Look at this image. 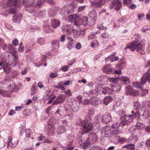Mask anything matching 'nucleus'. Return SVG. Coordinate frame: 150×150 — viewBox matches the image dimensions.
I'll return each mask as SVG.
<instances>
[{
  "label": "nucleus",
  "mask_w": 150,
  "mask_h": 150,
  "mask_svg": "<svg viewBox=\"0 0 150 150\" xmlns=\"http://www.w3.org/2000/svg\"><path fill=\"white\" fill-rule=\"evenodd\" d=\"M120 125V123H116L112 125L111 128L108 126L104 127L105 136L106 137H108L112 134L117 135L121 133L122 132V130L119 129Z\"/></svg>",
  "instance_id": "obj_1"
},
{
  "label": "nucleus",
  "mask_w": 150,
  "mask_h": 150,
  "mask_svg": "<svg viewBox=\"0 0 150 150\" xmlns=\"http://www.w3.org/2000/svg\"><path fill=\"white\" fill-rule=\"evenodd\" d=\"M118 113V115L121 116L120 123L123 126L129 124L131 122L133 121L134 118L137 117V116L136 115V112L134 115H130L128 116H126L125 115L122 110H119Z\"/></svg>",
  "instance_id": "obj_2"
},
{
  "label": "nucleus",
  "mask_w": 150,
  "mask_h": 150,
  "mask_svg": "<svg viewBox=\"0 0 150 150\" xmlns=\"http://www.w3.org/2000/svg\"><path fill=\"white\" fill-rule=\"evenodd\" d=\"M129 48L131 51H133L136 50L139 53L141 54H144L145 52L144 47L140 43L138 42L137 41H133L131 44L130 46H127L125 48V49Z\"/></svg>",
  "instance_id": "obj_3"
},
{
  "label": "nucleus",
  "mask_w": 150,
  "mask_h": 150,
  "mask_svg": "<svg viewBox=\"0 0 150 150\" xmlns=\"http://www.w3.org/2000/svg\"><path fill=\"white\" fill-rule=\"evenodd\" d=\"M150 73V70L144 74L141 78V83L139 82H135L132 83L133 86L138 88H141L142 86L144 85L146 81L150 82V75L149 73Z\"/></svg>",
  "instance_id": "obj_4"
},
{
  "label": "nucleus",
  "mask_w": 150,
  "mask_h": 150,
  "mask_svg": "<svg viewBox=\"0 0 150 150\" xmlns=\"http://www.w3.org/2000/svg\"><path fill=\"white\" fill-rule=\"evenodd\" d=\"M3 3H4V5L6 6V7H8L11 6H15V7L12 6L10 10L11 12L15 13L16 10H17L16 7L18 6V4H19L16 0H4Z\"/></svg>",
  "instance_id": "obj_5"
},
{
  "label": "nucleus",
  "mask_w": 150,
  "mask_h": 150,
  "mask_svg": "<svg viewBox=\"0 0 150 150\" xmlns=\"http://www.w3.org/2000/svg\"><path fill=\"white\" fill-rule=\"evenodd\" d=\"M76 8V6L73 5L65 6L61 9L60 13L62 15L69 14L73 12L74 9Z\"/></svg>",
  "instance_id": "obj_6"
},
{
  "label": "nucleus",
  "mask_w": 150,
  "mask_h": 150,
  "mask_svg": "<svg viewBox=\"0 0 150 150\" xmlns=\"http://www.w3.org/2000/svg\"><path fill=\"white\" fill-rule=\"evenodd\" d=\"M79 18V16L76 14L73 15L69 16V19L70 21V22L71 23L74 22V24L72 27V30H74V29L77 30H80V28L77 23Z\"/></svg>",
  "instance_id": "obj_7"
},
{
  "label": "nucleus",
  "mask_w": 150,
  "mask_h": 150,
  "mask_svg": "<svg viewBox=\"0 0 150 150\" xmlns=\"http://www.w3.org/2000/svg\"><path fill=\"white\" fill-rule=\"evenodd\" d=\"M83 127L82 134L84 133H88L92 129V124L89 122L87 120H84L82 122Z\"/></svg>",
  "instance_id": "obj_8"
},
{
  "label": "nucleus",
  "mask_w": 150,
  "mask_h": 150,
  "mask_svg": "<svg viewBox=\"0 0 150 150\" xmlns=\"http://www.w3.org/2000/svg\"><path fill=\"white\" fill-rule=\"evenodd\" d=\"M136 115L137 117L142 116L144 119H146L149 117V113L148 111L146 110L144 108H142L139 111L136 112Z\"/></svg>",
  "instance_id": "obj_9"
},
{
  "label": "nucleus",
  "mask_w": 150,
  "mask_h": 150,
  "mask_svg": "<svg viewBox=\"0 0 150 150\" xmlns=\"http://www.w3.org/2000/svg\"><path fill=\"white\" fill-rule=\"evenodd\" d=\"M89 21V25H93L95 24V21L97 18V14L95 10L91 11L88 15Z\"/></svg>",
  "instance_id": "obj_10"
},
{
  "label": "nucleus",
  "mask_w": 150,
  "mask_h": 150,
  "mask_svg": "<svg viewBox=\"0 0 150 150\" xmlns=\"http://www.w3.org/2000/svg\"><path fill=\"white\" fill-rule=\"evenodd\" d=\"M50 121L48 122V126L46 127L45 130L49 135H52L55 132V129L53 125L50 124Z\"/></svg>",
  "instance_id": "obj_11"
},
{
  "label": "nucleus",
  "mask_w": 150,
  "mask_h": 150,
  "mask_svg": "<svg viewBox=\"0 0 150 150\" xmlns=\"http://www.w3.org/2000/svg\"><path fill=\"white\" fill-rule=\"evenodd\" d=\"M114 7H115V10H119L122 7L121 1L119 0H114L112 2L110 8L111 9H112Z\"/></svg>",
  "instance_id": "obj_12"
},
{
  "label": "nucleus",
  "mask_w": 150,
  "mask_h": 150,
  "mask_svg": "<svg viewBox=\"0 0 150 150\" xmlns=\"http://www.w3.org/2000/svg\"><path fill=\"white\" fill-rule=\"evenodd\" d=\"M12 138L11 136H9L8 137V141L7 142V148L8 149H10L11 148H13L15 147L18 143V140L16 139L15 141V143H13L11 142Z\"/></svg>",
  "instance_id": "obj_13"
},
{
  "label": "nucleus",
  "mask_w": 150,
  "mask_h": 150,
  "mask_svg": "<svg viewBox=\"0 0 150 150\" xmlns=\"http://www.w3.org/2000/svg\"><path fill=\"white\" fill-rule=\"evenodd\" d=\"M66 96L64 94L59 95L56 98L53 104L57 105L63 102L65 100Z\"/></svg>",
  "instance_id": "obj_14"
},
{
  "label": "nucleus",
  "mask_w": 150,
  "mask_h": 150,
  "mask_svg": "<svg viewBox=\"0 0 150 150\" xmlns=\"http://www.w3.org/2000/svg\"><path fill=\"white\" fill-rule=\"evenodd\" d=\"M89 137L87 139L90 142L91 144H94L97 140L98 138L97 134L96 133H91L89 135Z\"/></svg>",
  "instance_id": "obj_15"
},
{
  "label": "nucleus",
  "mask_w": 150,
  "mask_h": 150,
  "mask_svg": "<svg viewBox=\"0 0 150 150\" xmlns=\"http://www.w3.org/2000/svg\"><path fill=\"white\" fill-rule=\"evenodd\" d=\"M43 5V2L42 1H40L35 2L33 8H32L33 11L37 12L40 9Z\"/></svg>",
  "instance_id": "obj_16"
},
{
  "label": "nucleus",
  "mask_w": 150,
  "mask_h": 150,
  "mask_svg": "<svg viewBox=\"0 0 150 150\" xmlns=\"http://www.w3.org/2000/svg\"><path fill=\"white\" fill-rule=\"evenodd\" d=\"M118 77L119 79L120 80L122 84L125 85H128L130 83L129 79L127 77L123 76Z\"/></svg>",
  "instance_id": "obj_17"
},
{
  "label": "nucleus",
  "mask_w": 150,
  "mask_h": 150,
  "mask_svg": "<svg viewBox=\"0 0 150 150\" xmlns=\"http://www.w3.org/2000/svg\"><path fill=\"white\" fill-rule=\"evenodd\" d=\"M69 42L66 45L67 47L69 50H70L74 47V41L73 39L70 37H67Z\"/></svg>",
  "instance_id": "obj_18"
},
{
  "label": "nucleus",
  "mask_w": 150,
  "mask_h": 150,
  "mask_svg": "<svg viewBox=\"0 0 150 150\" xmlns=\"http://www.w3.org/2000/svg\"><path fill=\"white\" fill-rule=\"evenodd\" d=\"M11 64H7L5 62H1L0 63V66L3 68L5 72H8L10 70L9 67Z\"/></svg>",
  "instance_id": "obj_19"
},
{
  "label": "nucleus",
  "mask_w": 150,
  "mask_h": 150,
  "mask_svg": "<svg viewBox=\"0 0 150 150\" xmlns=\"http://www.w3.org/2000/svg\"><path fill=\"white\" fill-rule=\"evenodd\" d=\"M125 89V93L127 95L134 96L135 94V91L131 86H128Z\"/></svg>",
  "instance_id": "obj_20"
},
{
  "label": "nucleus",
  "mask_w": 150,
  "mask_h": 150,
  "mask_svg": "<svg viewBox=\"0 0 150 150\" xmlns=\"http://www.w3.org/2000/svg\"><path fill=\"white\" fill-rule=\"evenodd\" d=\"M91 103L92 105H96L100 102V100L98 98L94 97L90 98Z\"/></svg>",
  "instance_id": "obj_21"
},
{
  "label": "nucleus",
  "mask_w": 150,
  "mask_h": 150,
  "mask_svg": "<svg viewBox=\"0 0 150 150\" xmlns=\"http://www.w3.org/2000/svg\"><path fill=\"white\" fill-rule=\"evenodd\" d=\"M135 145L133 144H129L123 146L122 147V150H124L125 149L127 150H135Z\"/></svg>",
  "instance_id": "obj_22"
},
{
  "label": "nucleus",
  "mask_w": 150,
  "mask_h": 150,
  "mask_svg": "<svg viewBox=\"0 0 150 150\" xmlns=\"http://www.w3.org/2000/svg\"><path fill=\"white\" fill-rule=\"evenodd\" d=\"M35 0H23V5L27 7H29L32 6L34 3Z\"/></svg>",
  "instance_id": "obj_23"
},
{
  "label": "nucleus",
  "mask_w": 150,
  "mask_h": 150,
  "mask_svg": "<svg viewBox=\"0 0 150 150\" xmlns=\"http://www.w3.org/2000/svg\"><path fill=\"white\" fill-rule=\"evenodd\" d=\"M62 28L64 33L69 34L71 32V27L69 25H63Z\"/></svg>",
  "instance_id": "obj_24"
},
{
  "label": "nucleus",
  "mask_w": 150,
  "mask_h": 150,
  "mask_svg": "<svg viewBox=\"0 0 150 150\" xmlns=\"http://www.w3.org/2000/svg\"><path fill=\"white\" fill-rule=\"evenodd\" d=\"M22 18V15L19 13L16 14L13 16V21L14 23H19Z\"/></svg>",
  "instance_id": "obj_25"
},
{
  "label": "nucleus",
  "mask_w": 150,
  "mask_h": 150,
  "mask_svg": "<svg viewBox=\"0 0 150 150\" xmlns=\"http://www.w3.org/2000/svg\"><path fill=\"white\" fill-rule=\"evenodd\" d=\"M137 140V137L132 136L127 139V143H135Z\"/></svg>",
  "instance_id": "obj_26"
},
{
  "label": "nucleus",
  "mask_w": 150,
  "mask_h": 150,
  "mask_svg": "<svg viewBox=\"0 0 150 150\" xmlns=\"http://www.w3.org/2000/svg\"><path fill=\"white\" fill-rule=\"evenodd\" d=\"M103 0H90L91 2L93 4L98 7H100L102 6Z\"/></svg>",
  "instance_id": "obj_27"
},
{
  "label": "nucleus",
  "mask_w": 150,
  "mask_h": 150,
  "mask_svg": "<svg viewBox=\"0 0 150 150\" xmlns=\"http://www.w3.org/2000/svg\"><path fill=\"white\" fill-rule=\"evenodd\" d=\"M52 26L53 28H55L59 26L60 22L59 21L56 19L51 20Z\"/></svg>",
  "instance_id": "obj_28"
},
{
  "label": "nucleus",
  "mask_w": 150,
  "mask_h": 150,
  "mask_svg": "<svg viewBox=\"0 0 150 150\" xmlns=\"http://www.w3.org/2000/svg\"><path fill=\"white\" fill-rule=\"evenodd\" d=\"M91 144H92L87 139L86 140V142L82 144L81 145V146L84 150H85L88 149Z\"/></svg>",
  "instance_id": "obj_29"
},
{
  "label": "nucleus",
  "mask_w": 150,
  "mask_h": 150,
  "mask_svg": "<svg viewBox=\"0 0 150 150\" xmlns=\"http://www.w3.org/2000/svg\"><path fill=\"white\" fill-rule=\"evenodd\" d=\"M112 70V69L111 68L110 64H108L104 67V72L106 74H109L111 72Z\"/></svg>",
  "instance_id": "obj_30"
},
{
  "label": "nucleus",
  "mask_w": 150,
  "mask_h": 150,
  "mask_svg": "<svg viewBox=\"0 0 150 150\" xmlns=\"http://www.w3.org/2000/svg\"><path fill=\"white\" fill-rule=\"evenodd\" d=\"M111 120V117L109 113L106 112L104 117V122L106 123L109 122Z\"/></svg>",
  "instance_id": "obj_31"
},
{
  "label": "nucleus",
  "mask_w": 150,
  "mask_h": 150,
  "mask_svg": "<svg viewBox=\"0 0 150 150\" xmlns=\"http://www.w3.org/2000/svg\"><path fill=\"white\" fill-rule=\"evenodd\" d=\"M112 88L113 91L117 92L120 89L121 87L119 83H116L112 86Z\"/></svg>",
  "instance_id": "obj_32"
},
{
  "label": "nucleus",
  "mask_w": 150,
  "mask_h": 150,
  "mask_svg": "<svg viewBox=\"0 0 150 150\" xmlns=\"http://www.w3.org/2000/svg\"><path fill=\"white\" fill-rule=\"evenodd\" d=\"M133 107L134 109L138 110L137 111H139L140 109H142V108H143L140 106V105L138 102H136L134 103Z\"/></svg>",
  "instance_id": "obj_33"
},
{
  "label": "nucleus",
  "mask_w": 150,
  "mask_h": 150,
  "mask_svg": "<svg viewBox=\"0 0 150 150\" xmlns=\"http://www.w3.org/2000/svg\"><path fill=\"white\" fill-rule=\"evenodd\" d=\"M52 45L54 48H57L59 47V43L58 40H55L52 42Z\"/></svg>",
  "instance_id": "obj_34"
},
{
  "label": "nucleus",
  "mask_w": 150,
  "mask_h": 150,
  "mask_svg": "<svg viewBox=\"0 0 150 150\" xmlns=\"http://www.w3.org/2000/svg\"><path fill=\"white\" fill-rule=\"evenodd\" d=\"M66 131V129L64 126H60L58 127L57 129V132L59 134H62Z\"/></svg>",
  "instance_id": "obj_35"
},
{
  "label": "nucleus",
  "mask_w": 150,
  "mask_h": 150,
  "mask_svg": "<svg viewBox=\"0 0 150 150\" xmlns=\"http://www.w3.org/2000/svg\"><path fill=\"white\" fill-rule=\"evenodd\" d=\"M112 100V98L111 97L109 96L106 97L104 99V104L107 105Z\"/></svg>",
  "instance_id": "obj_36"
},
{
  "label": "nucleus",
  "mask_w": 150,
  "mask_h": 150,
  "mask_svg": "<svg viewBox=\"0 0 150 150\" xmlns=\"http://www.w3.org/2000/svg\"><path fill=\"white\" fill-rule=\"evenodd\" d=\"M136 126L138 128L140 129H144L145 126L144 123L140 122H137Z\"/></svg>",
  "instance_id": "obj_37"
},
{
  "label": "nucleus",
  "mask_w": 150,
  "mask_h": 150,
  "mask_svg": "<svg viewBox=\"0 0 150 150\" xmlns=\"http://www.w3.org/2000/svg\"><path fill=\"white\" fill-rule=\"evenodd\" d=\"M73 32V34L74 37L75 38H77L80 35L81 32L80 30H77L74 29V30H72Z\"/></svg>",
  "instance_id": "obj_38"
},
{
  "label": "nucleus",
  "mask_w": 150,
  "mask_h": 150,
  "mask_svg": "<svg viewBox=\"0 0 150 150\" xmlns=\"http://www.w3.org/2000/svg\"><path fill=\"white\" fill-rule=\"evenodd\" d=\"M88 18L86 17H83L81 20V24L84 26L89 25V22H88Z\"/></svg>",
  "instance_id": "obj_39"
},
{
  "label": "nucleus",
  "mask_w": 150,
  "mask_h": 150,
  "mask_svg": "<svg viewBox=\"0 0 150 150\" xmlns=\"http://www.w3.org/2000/svg\"><path fill=\"white\" fill-rule=\"evenodd\" d=\"M16 88L15 86H11V85H9L7 88H6L5 90L6 92H13V89Z\"/></svg>",
  "instance_id": "obj_40"
},
{
  "label": "nucleus",
  "mask_w": 150,
  "mask_h": 150,
  "mask_svg": "<svg viewBox=\"0 0 150 150\" xmlns=\"http://www.w3.org/2000/svg\"><path fill=\"white\" fill-rule=\"evenodd\" d=\"M91 46L93 48H96L98 45V42L96 40H93L91 42Z\"/></svg>",
  "instance_id": "obj_41"
},
{
  "label": "nucleus",
  "mask_w": 150,
  "mask_h": 150,
  "mask_svg": "<svg viewBox=\"0 0 150 150\" xmlns=\"http://www.w3.org/2000/svg\"><path fill=\"white\" fill-rule=\"evenodd\" d=\"M127 139L125 137H121L119 140L118 143L120 144H124L125 143H127Z\"/></svg>",
  "instance_id": "obj_42"
},
{
  "label": "nucleus",
  "mask_w": 150,
  "mask_h": 150,
  "mask_svg": "<svg viewBox=\"0 0 150 150\" xmlns=\"http://www.w3.org/2000/svg\"><path fill=\"white\" fill-rule=\"evenodd\" d=\"M50 29V25L48 24H46L43 25V30L44 31L46 32H48Z\"/></svg>",
  "instance_id": "obj_43"
},
{
  "label": "nucleus",
  "mask_w": 150,
  "mask_h": 150,
  "mask_svg": "<svg viewBox=\"0 0 150 150\" xmlns=\"http://www.w3.org/2000/svg\"><path fill=\"white\" fill-rule=\"evenodd\" d=\"M45 40L43 38H38V42L40 45H43L45 43Z\"/></svg>",
  "instance_id": "obj_44"
},
{
  "label": "nucleus",
  "mask_w": 150,
  "mask_h": 150,
  "mask_svg": "<svg viewBox=\"0 0 150 150\" xmlns=\"http://www.w3.org/2000/svg\"><path fill=\"white\" fill-rule=\"evenodd\" d=\"M119 76H117V77L116 78H108V80L111 82H112L113 83H116L117 81V79L118 78Z\"/></svg>",
  "instance_id": "obj_45"
},
{
  "label": "nucleus",
  "mask_w": 150,
  "mask_h": 150,
  "mask_svg": "<svg viewBox=\"0 0 150 150\" xmlns=\"http://www.w3.org/2000/svg\"><path fill=\"white\" fill-rule=\"evenodd\" d=\"M112 92V90L110 88L108 87H105L104 88V94L106 93H111Z\"/></svg>",
  "instance_id": "obj_46"
},
{
  "label": "nucleus",
  "mask_w": 150,
  "mask_h": 150,
  "mask_svg": "<svg viewBox=\"0 0 150 150\" xmlns=\"http://www.w3.org/2000/svg\"><path fill=\"white\" fill-rule=\"evenodd\" d=\"M116 54V53L114 52L113 54H112L110 56V62H114V56Z\"/></svg>",
  "instance_id": "obj_47"
},
{
  "label": "nucleus",
  "mask_w": 150,
  "mask_h": 150,
  "mask_svg": "<svg viewBox=\"0 0 150 150\" xmlns=\"http://www.w3.org/2000/svg\"><path fill=\"white\" fill-rule=\"evenodd\" d=\"M18 60V57L16 55L14 56L13 61L12 62V65L14 67L17 64V61Z\"/></svg>",
  "instance_id": "obj_48"
},
{
  "label": "nucleus",
  "mask_w": 150,
  "mask_h": 150,
  "mask_svg": "<svg viewBox=\"0 0 150 150\" xmlns=\"http://www.w3.org/2000/svg\"><path fill=\"white\" fill-rule=\"evenodd\" d=\"M114 142L115 144H117L118 143L120 137L117 135H115L114 136Z\"/></svg>",
  "instance_id": "obj_49"
},
{
  "label": "nucleus",
  "mask_w": 150,
  "mask_h": 150,
  "mask_svg": "<svg viewBox=\"0 0 150 150\" xmlns=\"http://www.w3.org/2000/svg\"><path fill=\"white\" fill-rule=\"evenodd\" d=\"M22 45V43L20 42L19 45V47L18 49V51L20 52H22L23 51L24 47Z\"/></svg>",
  "instance_id": "obj_50"
},
{
  "label": "nucleus",
  "mask_w": 150,
  "mask_h": 150,
  "mask_svg": "<svg viewBox=\"0 0 150 150\" xmlns=\"http://www.w3.org/2000/svg\"><path fill=\"white\" fill-rule=\"evenodd\" d=\"M121 102L120 100H118L117 101H115V104H114L113 105L115 107H117L120 106L121 104Z\"/></svg>",
  "instance_id": "obj_51"
},
{
  "label": "nucleus",
  "mask_w": 150,
  "mask_h": 150,
  "mask_svg": "<svg viewBox=\"0 0 150 150\" xmlns=\"http://www.w3.org/2000/svg\"><path fill=\"white\" fill-rule=\"evenodd\" d=\"M148 90L147 89L142 90L139 93H141V96H145L147 93Z\"/></svg>",
  "instance_id": "obj_52"
},
{
  "label": "nucleus",
  "mask_w": 150,
  "mask_h": 150,
  "mask_svg": "<svg viewBox=\"0 0 150 150\" xmlns=\"http://www.w3.org/2000/svg\"><path fill=\"white\" fill-rule=\"evenodd\" d=\"M63 84V82H61L59 83V85L57 86L56 88L59 89H60L63 90H64V88L62 86Z\"/></svg>",
  "instance_id": "obj_53"
},
{
  "label": "nucleus",
  "mask_w": 150,
  "mask_h": 150,
  "mask_svg": "<svg viewBox=\"0 0 150 150\" xmlns=\"http://www.w3.org/2000/svg\"><path fill=\"white\" fill-rule=\"evenodd\" d=\"M69 67V66H64L62 67V70L64 72L68 70Z\"/></svg>",
  "instance_id": "obj_54"
},
{
  "label": "nucleus",
  "mask_w": 150,
  "mask_h": 150,
  "mask_svg": "<svg viewBox=\"0 0 150 150\" xmlns=\"http://www.w3.org/2000/svg\"><path fill=\"white\" fill-rule=\"evenodd\" d=\"M133 0H123V4L124 5L128 4H131Z\"/></svg>",
  "instance_id": "obj_55"
},
{
  "label": "nucleus",
  "mask_w": 150,
  "mask_h": 150,
  "mask_svg": "<svg viewBox=\"0 0 150 150\" xmlns=\"http://www.w3.org/2000/svg\"><path fill=\"white\" fill-rule=\"evenodd\" d=\"M144 16V15L143 14L139 13L137 15V17L139 21L142 20V18Z\"/></svg>",
  "instance_id": "obj_56"
},
{
  "label": "nucleus",
  "mask_w": 150,
  "mask_h": 150,
  "mask_svg": "<svg viewBox=\"0 0 150 150\" xmlns=\"http://www.w3.org/2000/svg\"><path fill=\"white\" fill-rule=\"evenodd\" d=\"M86 6H79L78 9V11L79 12L83 10L85 8Z\"/></svg>",
  "instance_id": "obj_57"
},
{
  "label": "nucleus",
  "mask_w": 150,
  "mask_h": 150,
  "mask_svg": "<svg viewBox=\"0 0 150 150\" xmlns=\"http://www.w3.org/2000/svg\"><path fill=\"white\" fill-rule=\"evenodd\" d=\"M38 139L39 141H44L45 139V137L42 134H41Z\"/></svg>",
  "instance_id": "obj_58"
},
{
  "label": "nucleus",
  "mask_w": 150,
  "mask_h": 150,
  "mask_svg": "<svg viewBox=\"0 0 150 150\" xmlns=\"http://www.w3.org/2000/svg\"><path fill=\"white\" fill-rule=\"evenodd\" d=\"M65 35H62L60 37V41L62 42H63L65 41Z\"/></svg>",
  "instance_id": "obj_59"
},
{
  "label": "nucleus",
  "mask_w": 150,
  "mask_h": 150,
  "mask_svg": "<svg viewBox=\"0 0 150 150\" xmlns=\"http://www.w3.org/2000/svg\"><path fill=\"white\" fill-rule=\"evenodd\" d=\"M31 132L30 130L27 129L25 130L26 135L27 137H30V134Z\"/></svg>",
  "instance_id": "obj_60"
},
{
  "label": "nucleus",
  "mask_w": 150,
  "mask_h": 150,
  "mask_svg": "<svg viewBox=\"0 0 150 150\" xmlns=\"http://www.w3.org/2000/svg\"><path fill=\"white\" fill-rule=\"evenodd\" d=\"M81 47V45L80 43H76L75 45V48L78 50L80 49Z\"/></svg>",
  "instance_id": "obj_61"
},
{
  "label": "nucleus",
  "mask_w": 150,
  "mask_h": 150,
  "mask_svg": "<svg viewBox=\"0 0 150 150\" xmlns=\"http://www.w3.org/2000/svg\"><path fill=\"white\" fill-rule=\"evenodd\" d=\"M129 9L133 10L136 7V6L135 5L133 4L129 5Z\"/></svg>",
  "instance_id": "obj_62"
},
{
  "label": "nucleus",
  "mask_w": 150,
  "mask_h": 150,
  "mask_svg": "<svg viewBox=\"0 0 150 150\" xmlns=\"http://www.w3.org/2000/svg\"><path fill=\"white\" fill-rule=\"evenodd\" d=\"M49 76L50 77L54 78L56 77L57 76V74L56 73L51 72Z\"/></svg>",
  "instance_id": "obj_63"
},
{
  "label": "nucleus",
  "mask_w": 150,
  "mask_h": 150,
  "mask_svg": "<svg viewBox=\"0 0 150 150\" xmlns=\"http://www.w3.org/2000/svg\"><path fill=\"white\" fill-rule=\"evenodd\" d=\"M90 150H100V149L97 146H93Z\"/></svg>",
  "instance_id": "obj_64"
}]
</instances>
